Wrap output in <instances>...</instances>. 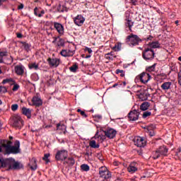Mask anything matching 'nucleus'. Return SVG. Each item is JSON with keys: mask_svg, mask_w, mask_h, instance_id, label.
I'll use <instances>...</instances> for the list:
<instances>
[{"mask_svg": "<svg viewBox=\"0 0 181 181\" xmlns=\"http://www.w3.org/2000/svg\"><path fill=\"white\" fill-rule=\"evenodd\" d=\"M95 139H98V142L100 144H103V142H104V141H105L107 136L103 135V134H100L98 135V132H96L95 135L94 136Z\"/></svg>", "mask_w": 181, "mask_h": 181, "instance_id": "obj_22", "label": "nucleus"}, {"mask_svg": "<svg viewBox=\"0 0 181 181\" xmlns=\"http://www.w3.org/2000/svg\"><path fill=\"white\" fill-rule=\"evenodd\" d=\"M137 77L139 78L140 81L143 83V84H146V83L151 80V75L145 72L141 73Z\"/></svg>", "mask_w": 181, "mask_h": 181, "instance_id": "obj_13", "label": "nucleus"}, {"mask_svg": "<svg viewBox=\"0 0 181 181\" xmlns=\"http://www.w3.org/2000/svg\"><path fill=\"white\" fill-rule=\"evenodd\" d=\"M34 15H35V16H38V18H42V14L37 13V7H35L34 9Z\"/></svg>", "mask_w": 181, "mask_h": 181, "instance_id": "obj_45", "label": "nucleus"}, {"mask_svg": "<svg viewBox=\"0 0 181 181\" xmlns=\"http://www.w3.org/2000/svg\"><path fill=\"white\" fill-rule=\"evenodd\" d=\"M113 163H114L115 166H117L118 165V163H117V162H115Z\"/></svg>", "mask_w": 181, "mask_h": 181, "instance_id": "obj_63", "label": "nucleus"}, {"mask_svg": "<svg viewBox=\"0 0 181 181\" xmlns=\"http://www.w3.org/2000/svg\"><path fill=\"white\" fill-rule=\"evenodd\" d=\"M90 57H91V55H87L85 59H90Z\"/></svg>", "mask_w": 181, "mask_h": 181, "instance_id": "obj_62", "label": "nucleus"}, {"mask_svg": "<svg viewBox=\"0 0 181 181\" xmlns=\"http://www.w3.org/2000/svg\"><path fill=\"white\" fill-rule=\"evenodd\" d=\"M127 170L129 173H135L138 170V168L134 165V163H131L127 168Z\"/></svg>", "mask_w": 181, "mask_h": 181, "instance_id": "obj_25", "label": "nucleus"}, {"mask_svg": "<svg viewBox=\"0 0 181 181\" xmlns=\"http://www.w3.org/2000/svg\"><path fill=\"white\" fill-rule=\"evenodd\" d=\"M54 28L59 35H63V33H64V27H63V25L61 23H54Z\"/></svg>", "mask_w": 181, "mask_h": 181, "instance_id": "obj_18", "label": "nucleus"}, {"mask_svg": "<svg viewBox=\"0 0 181 181\" xmlns=\"http://www.w3.org/2000/svg\"><path fill=\"white\" fill-rule=\"evenodd\" d=\"M92 155H93V153H91V152H90V153L86 152V153H85V156H88H88H92Z\"/></svg>", "mask_w": 181, "mask_h": 181, "instance_id": "obj_55", "label": "nucleus"}, {"mask_svg": "<svg viewBox=\"0 0 181 181\" xmlns=\"http://www.w3.org/2000/svg\"><path fill=\"white\" fill-rule=\"evenodd\" d=\"M22 114L25 115L28 119L32 118V110L30 109L23 107L22 108Z\"/></svg>", "mask_w": 181, "mask_h": 181, "instance_id": "obj_21", "label": "nucleus"}, {"mask_svg": "<svg viewBox=\"0 0 181 181\" xmlns=\"http://www.w3.org/2000/svg\"><path fill=\"white\" fill-rule=\"evenodd\" d=\"M116 73L117 74H120L121 77H124V76H125V72L124 70L117 69Z\"/></svg>", "mask_w": 181, "mask_h": 181, "instance_id": "obj_42", "label": "nucleus"}, {"mask_svg": "<svg viewBox=\"0 0 181 181\" xmlns=\"http://www.w3.org/2000/svg\"><path fill=\"white\" fill-rule=\"evenodd\" d=\"M6 170H19L23 169V165L14 160L13 158H0V169Z\"/></svg>", "mask_w": 181, "mask_h": 181, "instance_id": "obj_2", "label": "nucleus"}, {"mask_svg": "<svg viewBox=\"0 0 181 181\" xmlns=\"http://www.w3.org/2000/svg\"><path fill=\"white\" fill-rule=\"evenodd\" d=\"M23 35L21 33H17V37H18V39L22 38Z\"/></svg>", "mask_w": 181, "mask_h": 181, "instance_id": "obj_58", "label": "nucleus"}, {"mask_svg": "<svg viewBox=\"0 0 181 181\" xmlns=\"http://www.w3.org/2000/svg\"><path fill=\"white\" fill-rule=\"evenodd\" d=\"M85 52H88V53H89L90 54V53H93V49H91V48L89 47H86L85 48Z\"/></svg>", "mask_w": 181, "mask_h": 181, "instance_id": "obj_51", "label": "nucleus"}, {"mask_svg": "<svg viewBox=\"0 0 181 181\" xmlns=\"http://www.w3.org/2000/svg\"><path fill=\"white\" fill-rule=\"evenodd\" d=\"M177 151H178V152H176V153H175L176 156H177V155H179V153H180V152H181V148H179L177 149Z\"/></svg>", "mask_w": 181, "mask_h": 181, "instance_id": "obj_59", "label": "nucleus"}, {"mask_svg": "<svg viewBox=\"0 0 181 181\" xmlns=\"http://www.w3.org/2000/svg\"><path fill=\"white\" fill-rule=\"evenodd\" d=\"M6 2V0H0V6H1V5H4V3Z\"/></svg>", "mask_w": 181, "mask_h": 181, "instance_id": "obj_56", "label": "nucleus"}, {"mask_svg": "<svg viewBox=\"0 0 181 181\" xmlns=\"http://www.w3.org/2000/svg\"><path fill=\"white\" fill-rule=\"evenodd\" d=\"M139 0H131V2L133 5H136Z\"/></svg>", "mask_w": 181, "mask_h": 181, "instance_id": "obj_54", "label": "nucleus"}, {"mask_svg": "<svg viewBox=\"0 0 181 181\" xmlns=\"http://www.w3.org/2000/svg\"><path fill=\"white\" fill-rule=\"evenodd\" d=\"M153 37L152 36H150L149 37L147 38V40H152Z\"/></svg>", "mask_w": 181, "mask_h": 181, "instance_id": "obj_61", "label": "nucleus"}, {"mask_svg": "<svg viewBox=\"0 0 181 181\" xmlns=\"http://www.w3.org/2000/svg\"><path fill=\"white\" fill-rule=\"evenodd\" d=\"M112 177V174L111 171L108 170L107 167L102 166L99 168V177L104 179V180H108V179H111Z\"/></svg>", "mask_w": 181, "mask_h": 181, "instance_id": "obj_4", "label": "nucleus"}, {"mask_svg": "<svg viewBox=\"0 0 181 181\" xmlns=\"http://www.w3.org/2000/svg\"><path fill=\"white\" fill-rule=\"evenodd\" d=\"M172 86V82H165L161 85L162 90H170Z\"/></svg>", "mask_w": 181, "mask_h": 181, "instance_id": "obj_26", "label": "nucleus"}, {"mask_svg": "<svg viewBox=\"0 0 181 181\" xmlns=\"http://www.w3.org/2000/svg\"><path fill=\"white\" fill-rule=\"evenodd\" d=\"M18 9H23V4H21L18 6Z\"/></svg>", "mask_w": 181, "mask_h": 181, "instance_id": "obj_60", "label": "nucleus"}, {"mask_svg": "<svg viewBox=\"0 0 181 181\" xmlns=\"http://www.w3.org/2000/svg\"><path fill=\"white\" fill-rule=\"evenodd\" d=\"M89 146L93 149H98V148H100V144L97 143L95 140H91L89 142Z\"/></svg>", "mask_w": 181, "mask_h": 181, "instance_id": "obj_24", "label": "nucleus"}, {"mask_svg": "<svg viewBox=\"0 0 181 181\" xmlns=\"http://www.w3.org/2000/svg\"><path fill=\"white\" fill-rule=\"evenodd\" d=\"M76 163V160H74V158L73 157H69L66 158V160H64L63 164L67 165L69 168H71V166H74V164Z\"/></svg>", "mask_w": 181, "mask_h": 181, "instance_id": "obj_17", "label": "nucleus"}, {"mask_svg": "<svg viewBox=\"0 0 181 181\" xmlns=\"http://www.w3.org/2000/svg\"><path fill=\"white\" fill-rule=\"evenodd\" d=\"M13 127L17 129H21L23 127V120L19 115L13 117Z\"/></svg>", "mask_w": 181, "mask_h": 181, "instance_id": "obj_7", "label": "nucleus"}, {"mask_svg": "<svg viewBox=\"0 0 181 181\" xmlns=\"http://www.w3.org/2000/svg\"><path fill=\"white\" fill-rule=\"evenodd\" d=\"M6 54H8L7 52H1L0 50V57H4L6 56Z\"/></svg>", "mask_w": 181, "mask_h": 181, "instance_id": "obj_48", "label": "nucleus"}, {"mask_svg": "<svg viewBox=\"0 0 181 181\" xmlns=\"http://www.w3.org/2000/svg\"><path fill=\"white\" fill-rule=\"evenodd\" d=\"M157 77H158V78H166V75H165L164 74H158Z\"/></svg>", "mask_w": 181, "mask_h": 181, "instance_id": "obj_50", "label": "nucleus"}, {"mask_svg": "<svg viewBox=\"0 0 181 181\" xmlns=\"http://www.w3.org/2000/svg\"><path fill=\"white\" fill-rule=\"evenodd\" d=\"M107 54L111 56L113 59L117 58V56L114 54V52H110L107 53Z\"/></svg>", "mask_w": 181, "mask_h": 181, "instance_id": "obj_52", "label": "nucleus"}, {"mask_svg": "<svg viewBox=\"0 0 181 181\" xmlns=\"http://www.w3.org/2000/svg\"><path fill=\"white\" fill-rule=\"evenodd\" d=\"M57 46H58V47H62V46H64V41L63 40V39H59L57 41Z\"/></svg>", "mask_w": 181, "mask_h": 181, "instance_id": "obj_38", "label": "nucleus"}, {"mask_svg": "<svg viewBox=\"0 0 181 181\" xmlns=\"http://www.w3.org/2000/svg\"><path fill=\"white\" fill-rule=\"evenodd\" d=\"M47 62L50 66L53 67H57L60 64V59H51L49 58Z\"/></svg>", "mask_w": 181, "mask_h": 181, "instance_id": "obj_19", "label": "nucleus"}, {"mask_svg": "<svg viewBox=\"0 0 181 181\" xmlns=\"http://www.w3.org/2000/svg\"><path fill=\"white\" fill-rule=\"evenodd\" d=\"M168 151L169 148L166 146H160L155 151H153V159H159V158L168 156Z\"/></svg>", "mask_w": 181, "mask_h": 181, "instance_id": "obj_3", "label": "nucleus"}, {"mask_svg": "<svg viewBox=\"0 0 181 181\" xmlns=\"http://www.w3.org/2000/svg\"><path fill=\"white\" fill-rule=\"evenodd\" d=\"M18 108H19V105H18V104H13L11 105L12 111H16Z\"/></svg>", "mask_w": 181, "mask_h": 181, "instance_id": "obj_46", "label": "nucleus"}, {"mask_svg": "<svg viewBox=\"0 0 181 181\" xmlns=\"http://www.w3.org/2000/svg\"><path fill=\"white\" fill-rule=\"evenodd\" d=\"M77 112H79L83 118H87V117H88L87 114H86V112L84 110H81V109H78Z\"/></svg>", "mask_w": 181, "mask_h": 181, "instance_id": "obj_36", "label": "nucleus"}, {"mask_svg": "<svg viewBox=\"0 0 181 181\" xmlns=\"http://www.w3.org/2000/svg\"><path fill=\"white\" fill-rule=\"evenodd\" d=\"M129 121H136L139 118V112L136 110H132L128 114Z\"/></svg>", "mask_w": 181, "mask_h": 181, "instance_id": "obj_11", "label": "nucleus"}, {"mask_svg": "<svg viewBox=\"0 0 181 181\" xmlns=\"http://www.w3.org/2000/svg\"><path fill=\"white\" fill-rule=\"evenodd\" d=\"M134 145L138 148H144L146 145V140L141 136H136L133 139Z\"/></svg>", "mask_w": 181, "mask_h": 181, "instance_id": "obj_9", "label": "nucleus"}, {"mask_svg": "<svg viewBox=\"0 0 181 181\" xmlns=\"http://www.w3.org/2000/svg\"><path fill=\"white\" fill-rule=\"evenodd\" d=\"M93 117H95V119H103V116L100 115H95Z\"/></svg>", "mask_w": 181, "mask_h": 181, "instance_id": "obj_49", "label": "nucleus"}, {"mask_svg": "<svg viewBox=\"0 0 181 181\" xmlns=\"http://www.w3.org/2000/svg\"><path fill=\"white\" fill-rule=\"evenodd\" d=\"M112 50H114V52H119V50H121V43H118L117 45H115L112 48Z\"/></svg>", "mask_w": 181, "mask_h": 181, "instance_id": "obj_35", "label": "nucleus"}, {"mask_svg": "<svg viewBox=\"0 0 181 181\" xmlns=\"http://www.w3.org/2000/svg\"><path fill=\"white\" fill-rule=\"evenodd\" d=\"M85 21L86 19L81 15H78L74 18V22L76 26H83Z\"/></svg>", "mask_w": 181, "mask_h": 181, "instance_id": "obj_14", "label": "nucleus"}, {"mask_svg": "<svg viewBox=\"0 0 181 181\" xmlns=\"http://www.w3.org/2000/svg\"><path fill=\"white\" fill-rule=\"evenodd\" d=\"M178 81L181 86V73L178 74Z\"/></svg>", "mask_w": 181, "mask_h": 181, "instance_id": "obj_53", "label": "nucleus"}, {"mask_svg": "<svg viewBox=\"0 0 181 181\" xmlns=\"http://www.w3.org/2000/svg\"><path fill=\"white\" fill-rule=\"evenodd\" d=\"M106 138L109 139H114V137L117 135V130L112 128H108L106 130L103 131Z\"/></svg>", "mask_w": 181, "mask_h": 181, "instance_id": "obj_10", "label": "nucleus"}, {"mask_svg": "<svg viewBox=\"0 0 181 181\" xmlns=\"http://www.w3.org/2000/svg\"><path fill=\"white\" fill-rule=\"evenodd\" d=\"M151 115H152V112L146 111L143 113V118H148V117H151Z\"/></svg>", "mask_w": 181, "mask_h": 181, "instance_id": "obj_39", "label": "nucleus"}, {"mask_svg": "<svg viewBox=\"0 0 181 181\" xmlns=\"http://www.w3.org/2000/svg\"><path fill=\"white\" fill-rule=\"evenodd\" d=\"M2 148H5L6 155L21 153V142L19 140L14 142V146H12V142L9 140H2L0 144V153L2 152Z\"/></svg>", "mask_w": 181, "mask_h": 181, "instance_id": "obj_1", "label": "nucleus"}, {"mask_svg": "<svg viewBox=\"0 0 181 181\" xmlns=\"http://www.w3.org/2000/svg\"><path fill=\"white\" fill-rule=\"evenodd\" d=\"M29 69H34L35 70H37L39 69V64L36 63H31L28 65Z\"/></svg>", "mask_w": 181, "mask_h": 181, "instance_id": "obj_34", "label": "nucleus"}, {"mask_svg": "<svg viewBox=\"0 0 181 181\" xmlns=\"http://www.w3.org/2000/svg\"><path fill=\"white\" fill-rule=\"evenodd\" d=\"M77 69H78V66L77 64H74L69 68V70L70 71H72V73H76V71H77Z\"/></svg>", "mask_w": 181, "mask_h": 181, "instance_id": "obj_37", "label": "nucleus"}, {"mask_svg": "<svg viewBox=\"0 0 181 181\" xmlns=\"http://www.w3.org/2000/svg\"><path fill=\"white\" fill-rule=\"evenodd\" d=\"M30 169H31V170H36V169H37V163L36 162V158H33L30 161V163L28 164Z\"/></svg>", "mask_w": 181, "mask_h": 181, "instance_id": "obj_20", "label": "nucleus"}, {"mask_svg": "<svg viewBox=\"0 0 181 181\" xmlns=\"http://www.w3.org/2000/svg\"><path fill=\"white\" fill-rule=\"evenodd\" d=\"M33 105H35V107H40V105H43V100L40 98V95L37 93L36 95L33 96L32 99Z\"/></svg>", "mask_w": 181, "mask_h": 181, "instance_id": "obj_12", "label": "nucleus"}, {"mask_svg": "<svg viewBox=\"0 0 181 181\" xmlns=\"http://www.w3.org/2000/svg\"><path fill=\"white\" fill-rule=\"evenodd\" d=\"M148 97H149V93H148V92H141L139 95V98L141 100V101H146Z\"/></svg>", "mask_w": 181, "mask_h": 181, "instance_id": "obj_23", "label": "nucleus"}, {"mask_svg": "<svg viewBox=\"0 0 181 181\" xmlns=\"http://www.w3.org/2000/svg\"><path fill=\"white\" fill-rule=\"evenodd\" d=\"M3 84H9L10 86H12V84H15V81L12 78H8L4 79L2 81Z\"/></svg>", "mask_w": 181, "mask_h": 181, "instance_id": "obj_28", "label": "nucleus"}, {"mask_svg": "<svg viewBox=\"0 0 181 181\" xmlns=\"http://www.w3.org/2000/svg\"><path fill=\"white\" fill-rule=\"evenodd\" d=\"M14 70L17 76H23V73H25V66L23 65H17L15 66Z\"/></svg>", "mask_w": 181, "mask_h": 181, "instance_id": "obj_16", "label": "nucleus"}, {"mask_svg": "<svg viewBox=\"0 0 181 181\" xmlns=\"http://www.w3.org/2000/svg\"><path fill=\"white\" fill-rule=\"evenodd\" d=\"M155 57V52L151 48H145L143 52V59L144 60H152Z\"/></svg>", "mask_w": 181, "mask_h": 181, "instance_id": "obj_8", "label": "nucleus"}, {"mask_svg": "<svg viewBox=\"0 0 181 181\" xmlns=\"http://www.w3.org/2000/svg\"><path fill=\"white\" fill-rule=\"evenodd\" d=\"M155 67H156V64H153L152 66H148L146 70L147 71H154Z\"/></svg>", "mask_w": 181, "mask_h": 181, "instance_id": "obj_41", "label": "nucleus"}, {"mask_svg": "<svg viewBox=\"0 0 181 181\" xmlns=\"http://www.w3.org/2000/svg\"><path fill=\"white\" fill-rule=\"evenodd\" d=\"M57 12H64V11H67V8L64 7V6L58 5L57 7Z\"/></svg>", "mask_w": 181, "mask_h": 181, "instance_id": "obj_32", "label": "nucleus"}, {"mask_svg": "<svg viewBox=\"0 0 181 181\" xmlns=\"http://www.w3.org/2000/svg\"><path fill=\"white\" fill-rule=\"evenodd\" d=\"M150 47H152V49H159L160 47V44H159L158 42H153L151 43H149Z\"/></svg>", "mask_w": 181, "mask_h": 181, "instance_id": "obj_29", "label": "nucleus"}, {"mask_svg": "<svg viewBox=\"0 0 181 181\" xmlns=\"http://www.w3.org/2000/svg\"><path fill=\"white\" fill-rule=\"evenodd\" d=\"M13 86V91H17V90H19V86L18 85V83H16V82H15L14 81V83L12 84Z\"/></svg>", "mask_w": 181, "mask_h": 181, "instance_id": "obj_44", "label": "nucleus"}, {"mask_svg": "<svg viewBox=\"0 0 181 181\" xmlns=\"http://www.w3.org/2000/svg\"><path fill=\"white\" fill-rule=\"evenodd\" d=\"M178 60H179L180 62H181V57H180L178 58Z\"/></svg>", "mask_w": 181, "mask_h": 181, "instance_id": "obj_64", "label": "nucleus"}, {"mask_svg": "<svg viewBox=\"0 0 181 181\" xmlns=\"http://www.w3.org/2000/svg\"><path fill=\"white\" fill-rule=\"evenodd\" d=\"M141 42V38L136 35L130 34L126 38V42L130 46H138Z\"/></svg>", "mask_w": 181, "mask_h": 181, "instance_id": "obj_5", "label": "nucleus"}, {"mask_svg": "<svg viewBox=\"0 0 181 181\" xmlns=\"http://www.w3.org/2000/svg\"><path fill=\"white\" fill-rule=\"evenodd\" d=\"M149 135H150V136H154L155 132H153V131H151L149 132Z\"/></svg>", "mask_w": 181, "mask_h": 181, "instance_id": "obj_57", "label": "nucleus"}, {"mask_svg": "<svg viewBox=\"0 0 181 181\" xmlns=\"http://www.w3.org/2000/svg\"><path fill=\"white\" fill-rule=\"evenodd\" d=\"M57 129H59V130H64L66 129V125L64 124H57Z\"/></svg>", "mask_w": 181, "mask_h": 181, "instance_id": "obj_40", "label": "nucleus"}, {"mask_svg": "<svg viewBox=\"0 0 181 181\" xmlns=\"http://www.w3.org/2000/svg\"><path fill=\"white\" fill-rule=\"evenodd\" d=\"M125 23H126V26L129 28L130 32H132V26H134V22H132L131 20H127Z\"/></svg>", "mask_w": 181, "mask_h": 181, "instance_id": "obj_30", "label": "nucleus"}, {"mask_svg": "<svg viewBox=\"0 0 181 181\" xmlns=\"http://www.w3.org/2000/svg\"><path fill=\"white\" fill-rule=\"evenodd\" d=\"M105 57L107 60H114V58L111 55H110V54H105Z\"/></svg>", "mask_w": 181, "mask_h": 181, "instance_id": "obj_47", "label": "nucleus"}, {"mask_svg": "<svg viewBox=\"0 0 181 181\" xmlns=\"http://www.w3.org/2000/svg\"><path fill=\"white\" fill-rule=\"evenodd\" d=\"M81 170H83V172H88V170H90V166L87 164H82L81 165Z\"/></svg>", "mask_w": 181, "mask_h": 181, "instance_id": "obj_31", "label": "nucleus"}, {"mask_svg": "<svg viewBox=\"0 0 181 181\" xmlns=\"http://www.w3.org/2000/svg\"><path fill=\"white\" fill-rule=\"evenodd\" d=\"M151 104H149V102H144L141 105L140 109L141 110V111H146V110H148Z\"/></svg>", "mask_w": 181, "mask_h": 181, "instance_id": "obj_27", "label": "nucleus"}, {"mask_svg": "<svg viewBox=\"0 0 181 181\" xmlns=\"http://www.w3.org/2000/svg\"><path fill=\"white\" fill-rule=\"evenodd\" d=\"M67 156H69V151L66 150H59L55 154V159L57 161L64 162L67 159Z\"/></svg>", "mask_w": 181, "mask_h": 181, "instance_id": "obj_6", "label": "nucleus"}, {"mask_svg": "<svg viewBox=\"0 0 181 181\" xmlns=\"http://www.w3.org/2000/svg\"><path fill=\"white\" fill-rule=\"evenodd\" d=\"M23 47L24 49L27 51L29 52V50H30V45L26 42L23 43Z\"/></svg>", "mask_w": 181, "mask_h": 181, "instance_id": "obj_43", "label": "nucleus"}, {"mask_svg": "<svg viewBox=\"0 0 181 181\" xmlns=\"http://www.w3.org/2000/svg\"><path fill=\"white\" fill-rule=\"evenodd\" d=\"M75 51L71 49H62L60 52L61 56L63 57H73L74 56Z\"/></svg>", "mask_w": 181, "mask_h": 181, "instance_id": "obj_15", "label": "nucleus"}, {"mask_svg": "<svg viewBox=\"0 0 181 181\" xmlns=\"http://www.w3.org/2000/svg\"><path fill=\"white\" fill-rule=\"evenodd\" d=\"M49 156L50 153H45L42 158V160H45V163H49L50 162V160L49 159Z\"/></svg>", "mask_w": 181, "mask_h": 181, "instance_id": "obj_33", "label": "nucleus"}]
</instances>
